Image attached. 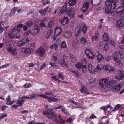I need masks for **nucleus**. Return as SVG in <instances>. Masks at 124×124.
I'll return each mask as SVG.
<instances>
[{"instance_id": "1", "label": "nucleus", "mask_w": 124, "mask_h": 124, "mask_svg": "<svg viewBox=\"0 0 124 124\" xmlns=\"http://www.w3.org/2000/svg\"><path fill=\"white\" fill-rule=\"evenodd\" d=\"M114 57L116 62L115 65L117 66H121L122 65V61L121 60L122 56L121 54L119 52H116L113 55Z\"/></svg>"}, {"instance_id": "2", "label": "nucleus", "mask_w": 124, "mask_h": 124, "mask_svg": "<svg viewBox=\"0 0 124 124\" xmlns=\"http://www.w3.org/2000/svg\"><path fill=\"white\" fill-rule=\"evenodd\" d=\"M117 0H108L105 2V6L109 7L111 10L112 9L114 10L116 7V3Z\"/></svg>"}, {"instance_id": "3", "label": "nucleus", "mask_w": 124, "mask_h": 124, "mask_svg": "<svg viewBox=\"0 0 124 124\" xmlns=\"http://www.w3.org/2000/svg\"><path fill=\"white\" fill-rule=\"evenodd\" d=\"M109 77L104 78L101 79L99 82V84L101 87L104 89L106 88L108 86V80Z\"/></svg>"}, {"instance_id": "4", "label": "nucleus", "mask_w": 124, "mask_h": 124, "mask_svg": "<svg viewBox=\"0 0 124 124\" xmlns=\"http://www.w3.org/2000/svg\"><path fill=\"white\" fill-rule=\"evenodd\" d=\"M34 49L33 48L30 47L23 48L21 51L24 54H29L33 52Z\"/></svg>"}, {"instance_id": "5", "label": "nucleus", "mask_w": 124, "mask_h": 124, "mask_svg": "<svg viewBox=\"0 0 124 124\" xmlns=\"http://www.w3.org/2000/svg\"><path fill=\"white\" fill-rule=\"evenodd\" d=\"M45 50L42 47H40L37 49L36 51V53L40 57L43 56L44 54Z\"/></svg>"}, {"instance_id": "6", "label": "nucleus", "mask_w": 124, "mask_h": 124, "mask_svg": "<svg viewBox=\"0 0 124 124\" xmlns=\"http://www.w3.org/2000/svg\"><path fill=\"white\" fill-rule=\"evenodd\" d=\"M58 61L59 63L62 66H63V64L66 66L68 65L67 61L66 59L64 57L60 58H59Z\"/></svg>"}, {"instance_id": "7", "label": "nucleus", "mask_w": 124, "mask_h": 124, "mask_svg": "<svg viewBox=\"0 0 124 124\" xmlns=\"http://www.w3.org/2000/svg\"><path fill=\"white\" fill-rule=\"evenodd\" d=\"M7 52H11V54L13 56H15L17 54V50L16 48H13L12 47L9 46L7 48Z\"/></svg>"}, {"instance_id": "8", "label": "nucleus", "mask_w": 124, "mask_h": 124, "mask_svg": "<svg viewBox=\"0 0 124 124\" xmlns=\"http://www.w3.org/2000/svg\"><path fill=\"white\" fill-rule=\"evenodd\" d=\"M102 69L107 73H108L110 71H113L112 66L108 64H106L103 66Z\"/></svg>"}, {"instance_id": "9", "label": "nucleus", "mask_w": 124, "mask_h": 124, "mask_svg": "<svg viewBox=\"0 0 124 124\" xmlns=\"http://www.w3.org/2000/svg\"><path fill=\"white\" fill-rule=\"evenodd\" d=\"M124 76V74L123 71L121 70L118 71L117 74L115 76L116 78L120 80L123 78Z\"/></svg>"}, {"instance_id": "10", "label": "nucleus", "mask_w": 124, "mask_h": 124, "mask_svg": "<svg viewBox=\"0 0 124 124\" xmlns=\"http://www.w3.org/2000/svg\"><path fill=\"white\" fill-rule=\"evenodd\" d=\"M51 9L48 7H46L44 9H41L39 10V12L41 14L44 15L46 12L49 13L50 12Z\"/></svg>"}, {"instance_id": "11", "label": "nucleus", "mask_w": 124, "mask_h": 124, "mask_svg": "<svg viewBox=\"0 0 124 124\" xmlns=\"http://www.w3.org/2000/svg\"><path fill=\"white\" fill-rule=\"evenodd\" d=\"M82 88L80 90V91L82 93H84L85 94H92V93H89L87 88L85 87V85L82 84Z\"/></svg>"}, {"instance_id": "12", "label": "nucleus", "mask_w": 124, "mask_h": 124, "mask_svg": "<svg viewBox=\"0 0 124 124\" xmlns=\"http://www.w3.org/2000/svg\"><path fill=\"white\" fill-rule=\"evenodd\" d=\"M121 84H119L117 85H114L112 86L111 90L113 92H116L119 90L120 88L121 87Z\"/></svg>"}, {"instance_id": "13", "label": "nucleus", "mask_w": 124, "mask_h": 124, "mask_svg": "<svg viewBox=\"0 0 124 124\" xmlns=\"http://www.w3.org/2000/svg\"><path fill=\"white\" fill-rule=\"evenodd\" d=\"M53 107L52 106H50V108H47L46 110V111L43 112V113L44 115H49L51 114L52 113V108Z\"/></svg>"}, {"instance_id": "14", "label": "nucleus", "mask_w": 124, "mask_h": 124, "mask_svg": "<svg viewBox=\"0 0 124 124\" xmlns=\"http://www.w3.org/2000/svg\"><path fill=\"white\" fill-rule=\"evenodd\" d=\"M60 23L62 25H65L67 24L69 21L68 18L67 17H64L63 19L59 20Z\"/></svg>"}, {"instance_id": "15", "label": "nucleus", "mask_w": 124, "mask_h": 124, "mask_svg": "<svg viewBox=\"0 0 124 124\" xmlns=\"http://www.w3.org/2000/svg\"><path fill=\"white\" fill-rule=\"evenodd\" d=\"M117 26L119 28H121L124 25V20L121 19L117 21L116 24Z\"/></svg>"}, {"instance_id": "16", "label": "nucleus", "mask_w": 124, "mask_h": 124, "mask_svg": "<svg viewBox=\"0 0 124 124\" xmlns=\"http://www.w3.org/2000/svg\"><path fill=\"white\" fill-rule=\"evenodd\" d=\"M67 5L66 3H65L63 8H61L60 9V12L62 13H67Z\"/></svg>"}, {"instance_id": "17", "label": "nucleus", "mask_w": 124, "mask_h": 124, "mask_svg": "<svg viewBox=\"0 0 124 124\" xmlns=\"http://www.w3.org/2000/svg\"><path fill=\"white\" fill-rule=\"evenodd\" d=\"M89 3L88 2H85L83 4L82 8V10L83 12H85L89 7Z\"/></svg>"}, {"instance_id": "18", "label": "nucleus", "mask_w": 124, "mask_h": 124, "mask_svg": "<svg viewBox=\"0 0 124 124\" xmlns=\"http://www.w3.org/2000/svg\"><path fill=\"white\" fill-rule=\"evenodd\" d=\"M62 32V29L60 27H58L55 28L54 34L56 35H60Z\"/></svg>"}, {"instance_id": "19", "label": "nucleus", "mask_w": 124, "mask_h": 124, "mask_svg": "<svg viewBox=\"0 0 124 124\" xmlns=\"http://www.w3.org/2000/svg\"><path fill=\"white\" fill-rule=\"evenodd\" d=\"M39 31V29L38 28H36L33 29L32 31L31 32V34L35 35L38 33Z\"/></svg>"}, {"instance_id": "20", "label": "nucleus", "mask_w": 124, "mask_h": 124, "mask_svg": "<svg viewBox=\"0 0 124 124\" xmlns=\"http://www.w3.org/2000/svg\"><path fill=\"white\" fill-rule=\"evenodd\" d=\"M124 12V7L122 6L119 7L116 10V12L117 14L121 13Z\"/></svg>"}, {"instance_id": "21", "label": "nucleus", "mask_w": 124, "mask_h": 124, "mask_svg": "<svg viewBox=\"0 0 124 124\" xmlns=\"http://www.w3.org/2000/svg\"><path fill=\"white\" fill-rule=\"evenodd\" d=\"M68 15L69 16H72L75 13V10L73 8H70L67 11Z\"/></svg>"}, {"instance_id": "22", "label": "nucleus", "mask_w": 124, "mask_h": 124, "mask_svg": "<svg viewBox=\"0 0 124 124\" xmlns=\"http://www.w3.org/2000/svg\"><path fill=\"white\" fill-rule=\"evenodd\" d=\"M88 69L90 72L92 73H94L95 71L93 67L91 64H90L88 66Z\"/></svg>"}, {"instance_id": "23", "label": "nucleus", "mask_w": 124, "mask_h": 124, "mask_svg": "<svg viewBox=\"0 0 124 124\" xmlns=\"http://www.w3.org/2000/svg\"><path fill=\"white\" fill-rule=\"evenodd\" d=\"M72 33L71 31H66L63 35V36L65 37L70 38L72 36Z\"/></svg>"}, {"instance_id": "24", "label": "nucleus", "mask_w": 124, "mask_h": 124, "mask_svg": "<svg viewBox=\"0 0 124 124\" xmlns=\"http://www.w3.org/2000/svg\"><path fill=\"white\" fill-rule=\"evenodd\" d=\"M18 9L17 7H15L12 8L11 9L9 14L10 16H12L15 15V11H16Z\"/></svg>"}, {"instance_id": "25", "label": "nucleus", "mask_w": 124, "mask_h": 124, "mask_svg": "<svg viewBox=\"0 0 124 124\" xmlns=\"http://www.w3.org/2000/svg\"><path fill=\"white\" fill-rule=\"evenodd\" d=\"M97 59L98 62H100L104 59L103 56L100 53H98V54L96 55Z\"/></svg>"}, {"instance_id": "26", "label": "nucleus", "mask_w": 124, "mask_h": 124, "mask_svg": "<svg viewBox=\"0 0 124 124\" xmlns=\"http://www.w3.org/2000/svg\"><path fill=\"white\" fill-rule=\"evenodd\" d=\"M81 26L80 25L78 26L77 28L75 29V32H77L75 34V36H77L80 33V28H81Z\"/></svg>"}, {"instance_id": "27", "label": "nucleus", "mask_w": 124, "mask_h": 124, "mask_svg": "<svg viewBox=\"0 0 124 124\" xmlns=\"http://www.w3.org/2000/svg\"><path fill=\"white\" fill-rule=\"evenodd\" d=\"M53 34V32L51 30H48L45 36L47 38H48L52 36Z\"/></svg>"}, {"instance_id": "28", "label": "nucleus", "mask_w": 124, "mask_h": 124, "mask_svg": "<svg viewBox=\"0 0 124 124\" xmlns=\"http://www.w3.org/2000/svg\"><path fill=\"white\" fill-rule=\"evenodd\" d=\"M110 8L108 7L105 6L103 8V11L106 14H109L110 12Z\"/></svg>"}, {"instance_id": "29", "label": "nucleus", "mask_w": 124, "mask_h": 124, "mask_svg": "<svg viewBox=\"0 0 124 124\" xmlns=\"http://www.w3.org/2000/svg\"><path fill=\"white\" fill-rule=\"evenodd\" d=\"M11 31L12 32H13L14 34L15 35L20 32V29L19 28H17L16 27L15 28L12 29Z\"/></svg>"}, {"instance_id": "30", "label": "nucleus", "mask_w": 124, "mask_h": 124, "mask_svg": "<svg viewBox=\"0 0 124 124\" xmlns=\"http://www.w3.org/2000/svg\"><path fill=\"white\" fill-rule=\"evenodd\" d=\"M54 20H52L50 21L48 23V27L49 28H51L54 26Z\"/></svg>"}, {"instance_id": "31", "label": "nucleus", "mask_w": 124, "mask_h": 124, "mask_svg": "<svg viewBox=\"0 0 124 124\" xmlns=\"http://www.w3.org/2000/svg\"><path fill=\"white\" fill-rule=\"evenodd\" d=\"M24 102V101L23 99L18 100L16 104L18 106H22Z\"/></svg>"}, {"instance_id": "32", "label": "nucleus", "mask_w": 124, "mask_h": 124, "mask_svg": "<svg viewBox=\"0 0 124 124\" xmlns=\"http://www.w3.org/2000/svg\"><path fill=\"white\" fill-rule=\"evenodd\" d=\"M92 4L94 5H96L99 4L100 3V0H91Z\"/></svg>"}, {"instance_id": "33", "label": "nucleus", "mask_w": 124, "mask_h": 124, "mask_svg": "<svg viewBox=\"0 0 124 124\" xmlns=\"http://www.w3.org/2000/svg\"><path fill=\"white\" fill-rule=\"evenodd\" d=\"M109 38L108 37L107 34L104 33V34L103 36V39L104 41H108L109 40Z\"/></svg>"}, {"instance_id": "34", "label": "nucleus", "mask_w": 124, "mask_h": 124, "mask_svg": "<svg viewBox=\"0 0 124 124\" xmlns=\"http://www.w3.org/2000/svg\"><path fill=\"white\" fill-rule=\"evenodd\" d=\"M80 29H81L80 31L82 30L84 33H85L87 31V26L86 25L84 24L83 25V27L81 29L80 28Z\"/></svg>"}, {"instance_id": "35", "label": "nucleus", "mask_w": 124, "mask_h": 124, "mask_svg": "<svg viewBox=\"0 0 124 124\" xmlns=\"http://www.w3.org/2000/svg\"><path fill=\"white\" fill-rule=\"evenodd\" d=\"M99 36L96 34L92 36V39H93V42H95L96 41L98 40Z\"/></svg>"}, {"instance_id": "36", "label": "nucleus", "mask_w": 124, "mask_h": 124, "mask_svg": "<svg viewBox=\"0 0 124 124\" xmlns=\"http://www.w3.org/2000/svg\"><path fill=\"white\" fill-rule=\"evenodd\" d=\"M108 82L109 83L114 84L116 83V80L113 79L112 78L109 77V79L108 80Z\"/></svg>"}, {"instance_id": "37", "label": "nucleus", "mask_w": 124, "mask_h": 124, "mask_svg": "<svg viewBox=\"0 0 124 124\" xmlns=\"http://www.w3.org/2000/svg\"><path fill=\"white\" fill-rule=\"evenodd\" d=\"M58 100V99L56 98H55L54 97H53L52 98H50H50L48 100V102H51V101H54V102Z\"/></svg>"}, {"instance_id": "38", "label": "nucleus", "mask_w": 124, "mask_h": 124, "mask_svg": "<svg viewBox=\"0 0 124 124\" xmlns=\"http://www.w3.org/2000/svg\"><path fill=\"white\" fill-rule=\"evenodd\" d=\"M76 3V0H70L69 1V4L70 6H72L74 5Z\"/></svg>"}, {"instance_id": "39", "label": "nucleus", "mask_w": 124, "mask_h": 124, "mask_svg": "<svg viewBox=\"0 0 124 124\" xmlns=\"http://www.w3.org/2000/svg\"><path fill=\"white\" fill-rule=\"evenodd\" d=\"M15 35L13 32H12L11 31L10 32H8V36L9 38H13L14 37Z\"/></svg>"}, {"instance_id": "40", "label": "nucleus", "mask_w": 124, "mask_h": 124, "mask_svg": "<svg viewBox=\"0 0 124 124\" xmlns=\"http://www.w3.org/2000/svg\"><path fill=\"white\" fill-rule=\"evenodd\" d=\"M33 22L31 20H28L26 21V24L29 27H31L33 24Z\"/></svg>"}, {"instance_id": "41", "label": "nucleus", "mask_w": 124, "mask_h": 124, "mask_svg": "<svg viewBox=\"0 0 124 124\" xmlns=\"http://www.w3.org/2000/svg\"><path fill=\"white\" fill-rule=\"evenodd\" d=\"M122 107V105H121L118 104L116 105L115 107L113 109V111H116V110L120 108H121Z\"/></svg>"}, {"instance_id": "42", "label": "nucleus", "mask_w": 124, "mask_h": 124, "mask_svg": "<svg viewBox=\"0 0 124 124\" xmlns=\"http://www.w3.org/2000/svg\"><path fill=\"white\" fill-rule=\"evenodd\" d=\"M58 45L56 43H54L53 44L51 45L50 46L51 49H54L55 50L57 48Z\"/></svg>"}, {"instance_id": "43", "label": "nucleus", "mask_w": 124, "mask_h": 124, "mask_svg": "<svg viewBox=\"0 0 124 124\" xmlns=\"http://www.w3.org/2000/svg\"><path fill=\"white\" fill-rule=\"evenodd\" d=\"M101 65L98 64L95 68V71L96 72H99L101 71Z\"/></svg>"}, {"instance_id": "44", "label": "nucleus", "mask_w": 124, "mask_h": 124, "mask_svg": "<svg viewBox=\"0 0 124 124\" xmlns=\"http://www.w3.org/2000/svg\"><path fill=\"white\" fill-rule=\"evenodd\" d=\"M36 97V96L33 94L31 97H28L26 96H24L22 97L21 99H30L32 98H35Z\"/></svg>"}, {"instance_id": "45", "label": "nucleus", "mask_w": 124, "mask_h": 124, "mask_svg": "<svg viewBox=\"0 0 124 124\" xmlns=\"http://www.w3.org/2000/svg\"><path fill=\"white\" fill-rule=\"evenodd\" d=\"M86 39L84 37H82L80 39V43L82 44L85 43L86 42Z\"/></svg>"}, {"instance_id": "46", "label": "nucleus", "mask_w": 124, "mask_h": 124, "mask_svg": "<svg viewBox=\"0 0 124 124\" xmlns=\"http://www.w3.org/2000/svg\"><path fill=\"white\" fill-rule=\"evenodd\" d=\"M61 47L65 48L67 47V46L66 44V42L64 41H63L62 42L61 45Z\"/></svg>"}, {"instance_id": "47", "label": "nucleus", "mask_w": 124, "mask_h": 124, "mask_svg": "<svg viewBox=\"0 0 124 124\" xmlns=\"http://www.w3.org/2000/svg\"><path fill=\"white\" fill-rule=\"evenodd\" d=\"M61 110L62 111V112L63 113H64L65 114H67V111L66 109L64 107V106H62V108H61Z\"/></svg>"}, {"instance_id": "48", "label": "nucleus", "mask_w": 124, "mask_h": 124, "mask_svg": "<svg viewBox=\"0 0 124 124\" xmlns=\"http://www.w3.org/2000/svg\"><path fill=\"white\" fill-rule=\"evenodd\" d=\"M75 65L76 68L78 69L81 68L82 66L81 64L79 62H78Z\"/></svg>"}, {"instance_id": "49", "label": "nucleus", "mask_w": 124, "mask_h": 124, "mask_svg": "<svg viewBox=\"0 0 124 124\" xmlns=\"http://www.w3.org/2000/svg\"><path fill=\"white\" fill-rule=\"evenodd\" d=\"M109 47V43L108 42H107L106 43L104 46V48L105 51H106L108 50V49Z\"/></svg>"}, {"instance_id": "50", "label": "nucleus", "mask_w": 124, "mask_h": 124, "mask_svg": "<svg viewBox=\"0 0 124 124\" xmlns=\"http://www.w3.org/2000/svg\"><path fill=\"white\" fill-rule=\"evenodd\" d=\"M9 65L10 64H5L2 66H0V69L7 68L9 66Z\"/></svg>"}, {"instance_id": "51", "label": "nucleus", "mask_w": 124, "mask_h": 124, "mask_svg": "<svg viewBox=\"0 0 124 124\" xmlns=\"http://www.w3.org/2000/svg\"><path fill=\"white\" fill-rule=\"evenodd\" d=\"M57 76L59 78H61L62 79H64L63 76L61 73H58L57 75Z\"/></svg>"}, {"instance_id": "52", "label": "nucleus", "mask_w": 124, "mask_h": 124, "mask_svg": "<svg viewBox=\"0 0 124 124\" xmlns=\"http://www.w3.org/2000/svg\"><path fill=\"white\" fill-rule=\"evenodd\" d=\"M109 43V44H110L112 46H113L114 47L115 46V42L114 40H109L108 42Z\"/></svg>"}, {"instance_id": "53", "label": "nucleus", "mask_w": 124, "mask_h": 124, "mask_svg": "<svg viewBox=\"0 0 124 124\" xmlns=\"http://www.w3.org/2000/svg\"><path fill=\"white\" fill-rule=\"evenodd\" d=\"M85 52L86 53V55L87 57L88 58L92 59H93L94 57V55H92V56H90L88 54H87V53H86V51H85Z\"/></svg>"}, {"instance_id": "54", "label": "nucleus", "mask_w": 124, "mask_h": 124, "mask_svg": "<svg viewBox=\"0 0 124 124\" xmlns=\"http://www.w3.org/2000/svg\"><path fill=\"white\" fill-rule=\"evenodd\" d=\"M25 88H29L31 86V84L29 83H26L23 85Z\"/></svg>"}, {"instance_id": "55", "label": "nucleus", "mask_w": 124, "mask_h": 124, "mask_svg": "<svg viewBox=\"0 0 124 124\" xmlns=\"http://www.w3.org/2000/svg\"><path fill=\"white\" fill-rule=\"evenodd\" d=\"M24 44V43L22 40H20L19 41L18 43V46L19 47H20Z\"/></svg>"}, {"instance_id": "56", "label": "nucleus", "mask_w": 124, "mask_h": 124, "mask_svg": "<svg viewBox=\"0 0 124 124\" xmlns=\"http://www.w3.org/2000/svg\"><path fill=\"white\" fill-rule=\"evenodd\" d=\"M42 1L43 5H44L48 4L50 2V1L48 0H42Z\"/></svg>"}, {"instance_id": "57", "label": "nucleus", "mask_w": 124, "mask_h": 124, "mask_svg": "<svg viewBox=\"0 0 124 124\" xmlns=\"http://www.w3.org/2000/svg\"><path fill=\"white\" fill-rule=\"evenodd\" d=\"M70 59L71 61L73 62H74L76 61V58L74 56H71V57Z\"/></svg>"}, {"instance_id": "58", "label": "nucleus", "mask_w": 124, "mask_h": 124, "mask_svg": "<svg viewBox=\"0 0 124 124\" xmlns=\"http://www.w3.org/2000/svg\"><path fill=\"white\" fill-rule=\"evenodd\" d=\"M7 115L6 113H4L1 115L0 116V119H1L2 118H4L5 117H7Z\"/></svg>"}, {"instance_id": "59", "label": "nucleus", "mask_w": 124, "mask_h": 124, "mask_svg": "<svg viewBox=\"0 0 124 124\" xmlns=\"http://www.w3.org/2000/svg\"><path fill=\"white\" fill-rule=\"evenodd\" d=\"M87 60L86 59H84L82 61V65H86Z\"/></svg>"}, {"instance_id": "60", "label": "nucleus", "mask_w": 124, "mask_h": 124, "mask_svg": "<svg viewBox=\"0 0 124 124\" xmlns=\"http://www.w3.org/2000/svg\"><path fill=\"white\" fill-rule=\"evenodd\" d=\"M30 33L31 34V32L30 31H28L27 32L25 33L24 34V36L25 37H26L29 35V33Z\"/></svg>"}, {"instance_id": "61", "label": "nucleus", "mask_w": 124, "mask_h": 124, "mask_svg": "<svg viewBox=\"0 0 124 124\" xmlns=\"http://www.w3.org/2000/svg\"><path fill=\"white\" fill-rule=\"evenodd\" d=\"M22 40V41H23L24 43L25 44L27 42L29 41V39L27 38H26L25 39H23Z\"/></svg>"}, {"instance_id": "62", "label": "nucleus", "mask_w": 124, "mask_h": 124, "mask_svg": "<svg viewBox=\"0 0 124 124\" xmlns=\"http://www.w3.org/2000/svg\"><path fill=\"white\" fill-rule=\"evenodd\" d=\"M89 81L90 83V84H92L94 82L95 80L94 78H91L89 79Z\"/></svg>"}, {"instance_id": "63", "label": "nucleus", "mask_w": 124, "mask_h": 124, "mask_svg": "<svg viewBox=\"0 0 124 124\" xmlns=\"http://www.w3.org/2000/svg\"><path fill=\"white\" fill-rule=\"evenodd\" d=\"M83 65V66L82 68L83 72V73H85L86 69V65Z\"/></svg>"}, {"instance_id": "64", "label": "nucleus", "mask_w": 124, "mask_h": 124, "mask_svg": "<svg viewBox=\"0 0 124 124\" xmlns=\"http://www.w3.org/2000/svg\"><path fill=\"white\" fill-rule=\"evenodd\" d=\"M51 78L52 79L55 80V81L58 80V79H59V78H57L56 76H52L51 77Z\"/></svg>"}]
</instances>
